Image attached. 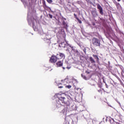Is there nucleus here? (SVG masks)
Wrapping results in <instances>:
<instances>
[{
	"instance_id": "c756f323",
	"label": "nucleus",
	"mask_w": 124,
	"mask_h": 124,
	"mask_svg": "<svg viewBox=\"0 0 124 124\" xmlns=\"http://www.w3.org/2000/svg\"><path fill=\"white\" fill-rule=\"evenodd\" d=\"M116 124H120V123H119L118 122H116Z\"/></svg>"
},
{
	"instance_id": "412c9836",
	"label": "nucleus",
	"mask_w": 124,
	"mask_h": 124,
	"mask_svg": "<svg viewBox=\"0 0 124 124\" xmlns=\"http://www.w3.org/2000/svg\"><path fill=\"white\" fill-rule=\"evenodd\" d=\"M65 88H67L68 89H71V85H67L65 86Z\"/></svg>"
},
{
	"instance_id": "5701e85b",
	"label": "nucleus",
	"mask_w": 124,
	"mask_h": 124,
	"mask_svg": "<svg viewBox=\"0 0 124 124\" xmlns=\"http://www.w3.org/2000/svg\"><path fill=\"white\" fill-rule=\"evenodd\" d=\"M75 52L77 54V55H79V51H78L77 50H75Z\"/></svg>"
},
{
	"instance_id": "4468645a",
	"label": "nucleus",
	"mask_w": 124,
	"mask_h": 124,
	"mask_svg": "<svg viewBox=\"0 0 124 124\" xmlns=\"http://www.w3.org/2000/svg\"><path fill=\"white\" fill-rule=\"evenodd\" d=\"M62 24L64 26V28H67V27H68V26L67 25V23L64 21H62Z\"/></svg>"
},
{
	"instance_id": "4be33fe9",
	"label": "nucleus",
	"mask_w": 124,
	"mask_h": 124,
	"mask_svg": "<svg viewBox=\"0 0 124 124\" xmlns=\"http://www.w3.org/2000/svg\"><path fill=\"white\" fill-rule=\"evenodd\" d=\"M77 20L79 24H82V21H81V20L79 19V18H78V19Z\"/></svg>"
},
{
	"instance_id": "9d476101",
	"label": "nucleus",
	"mask_w": 124,
	"mask_h": 124,
	"mask_svg": "<svg viewBox=\"0 0 124 124\" xmlns=\"http://www.w3.org/2000/svg\"><path fill=\"white\" fill-rule=\"evenodd\" d=\"M89 60L91 62V63H95V61L94 60V59H93V58L92 57H90L89 58Z\"/></svg>"
},
{
	"instance_id": "a211bd4d",
	"label": "nucleus",
	"mask_w": 124,
	"mask_h": 124,
	"mask_svg": "<svg viewBox=\"0 0 124 124\" xmlns=\"http://www.w3.org/2000/svg\"><path fill=\"white\" fill-rule=\"evenodd\" d=\"M46 1H47V2H48V3H52V2H53V0H46Z\"/></svg>"
},
{
	"instance_id": "f257e3e1",
	"label": "nucleus",
	"mask_w": 124,
	"mask_h": 124,
	"mask_svg": "<svg viewBox=\"0 0 124 124\" xmlns=\"http://www.w3.org/2000/svg\"><path fill=\"white\" fill-rule=\"evenodd\" d=\"M58 98V100L56 101V107L57 108H60L62 106H69L70 105V101L68 98H65L63 96V94H58L57 95Z\"/></svg>"
},
{
	"instance_id": "f8f14e48",
	"label": "nucleus",
	"mask_w": 124,
	"mask_h": 124,
	"mask_svg": "<svg viewBox=\"0 0 124 124\" xmlns=\"http://www.w3.org/2000/svg\"><path fill=\"white\" fill-rule=\"evenodd\" d=\"M45 41L46 43H47V44H50L51 43V40L50 39H45Z\"/></svg>"
},
{
	"instance_id": "2f4dec72",
	"label": "nucleus",
	"mask_w": 124,
	"mask_h": 124,
	"mask_svg": "<svg viewBox=\"0 0 124 124\" xmlns=\"http://www.w3.org/2000/svg\"><path fill=\"white\" fill-rule=\"evenodd\" d=\"M117 1H121V0H117Z\"/></svg>"
},
{
	"instance_id": "1a4fd4ad",
	"label": "nucleus",
	"mask_w": 124,
	"mask_h": 124,
	"mask_svg": "<svg viewBox=\"0 0 124 124\" xmlns=\"http://www.w3.org/2000/svg\"><path fill=\"white\" fill-rule=\"evenodd\" d=\"M93 58L96 60V62H99V58H98V56H97V55H95L94 54L93 55Z\"/></svg>"
},
{
	"instance_id": "ddd939ff",
	"label": "nucleus",
	"mask_w": 124,
	"mask_h": 124,
	"mask_svg": "<svg viewBox=\"0 0 124 124\" xmlns=\"http://www.w3.org/2000/svg\"><path fill=\"white\" fill-rule=\"evenodd\" d=\"M87 1L88 3H89L90 4H93V3L94 2V0H87Z\"/></svg>"
},
{
	"instance_id": "bb28decb",
	"label": "nucleus",
	"mask_w": 124,
	"mask_h": 124,
	"mask_svg": "<svg viewBox=\"0 0 124 124\" xmlns=\"http://www.w3.org/2000/svg\"><path fill=\"white\" fill-rule=\"evenodd\" d=\"M78 4H80V3L81 2V1H78Z\"/></svg>"
},
{
	"instance_id": "aec40b11",
	"label": "nucleus",
	"mask_w": 124,
	"mask_h": 124,
	"mask_svg": "<svg viewBox=\"0 0 124 124\" xmlns=\"http://www.w3.org/2000/svg\"><path fill=\"white\" fill-rule=\"evenodd\" d=\"M74 16H75V18H76V19H77V20H78V18L76 14H74Z\"/></svg>"
},
{
	"instance_id": "7ed1b4c3",
	"label": "nucleus",
	"mask_w": 124,
	"mask_h": 124,
	"mask_svg": "<svg viewBox=\"0 0 124 124\" xmlns=\"http://www.w3.org/2000/svg\"><path fill=\"white\" fill-rule=\"evenodd\" d=\"M58 58L57 57V56L53 55L50 58L49 62L51 63H56V62H57V61H58Z\"/></svg>"
},
{
	"instance_id": "b1692460",
	"label": "nucleus",
	"mask_w": 124,
	"mask_h": 124,
	"mask_svg": "<svg viewBox=\"0 0 124 124\" xmlns=\"http://www.w3.org/2000/svg\"><path fill=\"white\" fill-rule=\"evenodd\" d=\"M83 52H84L85 54H86V48H84L83 50Z\"/></svg>"
},
{
	"instance_id": "cd10ccee",
	"label": "nucleus",
	"mask_w": 124,
	"mask_h": 124,
	"mask_svg": "<svg viewBox=\"0 0 124 124\" xmlns=\"http://www.w3.org/2000/svg\"><path fill=\"white\" fill-rule=\"evenodd\" d=\"M106 88L108 89V85H107V84L106 83Z\"/></svg>"
},
{
	"instance_id": "2eb2a0df",
	"label": "nucleus",
	"mask_w": 124,
	"mask_h": 124,
	"mask_svg": "<svg viewBox=\"0 0 124 124\" xmlns=\"http://www.w3.org/2000/svg\"><path fill=\"white\" fill-rule=\"evenodd\" d=\"M92 14L93 17H96V16L97 15V14H96V12L95 11H93Z\"/></svg>"
},
{
	"instance_id": "9b49d317",
	"label": "nucleus",
	"mask_w": 124,
	"mask_h": 124,
	"mask_svg": "<svg viewBox=\"0 0 124 124\" xmlns=\"http://www.w3.org/2000/svg\"><path fill=\"white\" fill-rule=\"evenodd\" d=\"M65 83H66L65 79L63 80H62L61 83H58V86H60V85H63L64 86V85H65Z\"/></svg>"
},
{
	"instance_id": "f3484780",
	"label": "nucleus",
	"mask_w": 124,
	"mask_h": 124,
	"mask_svg": "<svg viewBox=\"0 0 124 124\" xmlns=\"http://www.w3.org/2000/svg\"><path fill=\"white\" fill-rule=\"evenodd\" d=\"M81 77H82L84 80H87V77L85 75H83V74H81Z\"/></svg>"
},
{
	"instance_id": "f03ea898",
	"label": "nucleus",
	"mask_w": 124,
	"mask_h": 124,
	"mask_svg": "<svg viewBox=\"0 0 124 124\" xmlns=\"http://www.w3.org/2000/svg\"><path fill=\"white\" fill-rule=\"evenodd\" d=\"M92 44L95 47H100V41L96 38L92 39Z\"/></svg>"
},
{
	"instance_id": "7c9ffc66",
	"label": "nucleus",
	"mask_w": 124,
	"mask_h": 124,
	"mask_svg": "<svg viewBox=\"0 0 124 124\" xmlns=\"http://www.w3.org/2000/svg\"><path fill=\"white\" fill-rule=\"evenodd\" d=\"M32 25H33V27H34V23H33Z\"/></svg>"
},
{
	"instance_id": "20e7f679",
	"label": "nucleus",
	"mask_w": 124,
	"mask_h": 124,
	"mask_svg": "<svg viewBox=\"0 0 124 124\" xmlns=\"http://www.w3.org/2000/svg\"><path fill=\"white\" fill-rule=\"evenodd\" d=\"M97 8L98 9L100 14H101V15H103V8H102V7H101L100 4H97Z\"/></svg>"
},
{
	"instance_id": "423d86ee",
	"label": "nucleus",
	"mask_w": 124,
	"mask_h": 124,
	"mask_svg": "<svg viewBox=\"0 0 124 124\" xmlns=\"http://www.w3.org/2000/svg\"><path fill=\"white\" fill-rule=\"evenodd\" d=\"M43 7L45 9V10H48V9H50V8L46 5V2L45 0L43 1Z\"/></svg>"
},
{
	"instance_id": "dca6fc26",
	"label": "nucleus",
	"mask_w": 124,
	"mask_h": 124,
	"mask_svg": "<svg viewBox=\"0 0 124 124\" xmlns=\"http://www.w3.org/2000/svg\"><path fill=\"white\" fill-rule=\"evenodd\" d=\"M61 45L62 48H65V43H64V42L61 43Z\"/></svg>"
},
{
	"instance_id": "39448f33",
	"label": "nucleus",
	"mask_w": 124,
	"mask_h": 124,
	"mask_svg": "<svg viewBox=\"0 0 124 124\" xmlns=\"http://www.w3.org/2000/svg\"><path fill=\"white\" fill-rule=\"evenodd\" d=\"M56 57H57L58 60H61L62 59V58H64V54L62 53L57 54Z\"/></svg>"
},
{
	"instance_id": "6ab92c4d",
	"label": "nucleus",
	"mask_w": 124,
	"mask_h": 124,
	"mask_svg": "<svg viewBox=\"0 0 124 124\" xmlns=\"http://www.w3.org/2000/svg\"><path fill=\"white\" fill-rule=\"evenodd\" d=\"M48 16H49V18H50V19L53 18V15H51L50 14H48Z\"/></svg>"
},
{
	"instance_id": "c85d7f7f",
	"label": "nucleus",
	"mask_w": 124,
	"mask_h": 124,
	"mask_svg": "<svg viewBox=\"0 0 124 124\" xmlns=\"http://www.w3.org/2000/svg\"><path fill=\"white\" fill-rule=\"evenodd\" d=\"M62 68L63 70L65 69V68L64 67H62Z\"/></svg>"
},
{
	"instance_id": "0eeeda50",
	"label": "nucleus",
	"mask_w": 124,
	"mask_h": 124,
	"mask_svg": "<svg viewBox=\"0 0 124 124\" xmlns=\"http://www.w3.org/2000/svg\"><path fill=\"white\" fill-rule=\"evenodd\" d=\"M62 61H58L57 63H56V65H57V66H59V67H61V66H62Z\"/></svg>"
},
{
	"instance_id": "a878e982",
	"label": "nucleus",
	"mask_w": 124,
	"mask_h": 124,
	"mask_svg": "<svg viewBox=\"0 0 124 124\" xmlns=\"http://www.w3.org/2000/svg\"><path fill=\"white\" fill-rule=\"evenodd\" d=\"M59 89H62V88H63V87H62V86H59Z\"/></svg>"
},
{
	"instance_id": "393cba45",
	"label": "nucleus",
	"mask_w": 124,
	"mask_h": 124,
	"mask_svg": "<svg viewBox=\"0 0 124 124\" xmlns=\"http://www.w3.org/2000/svg\"><path fill=\"white\" fill-rule=\"evenodd\" d=\"M66 68H67L68 69H70V68H71V66H70V67H67Z\"/></svg>"
},
{
	"instance_id": "6e6552de",
	"label": "nucleus",
	"mask_w": 124,
	"mask_h": 124,
	"mask_svg": "<svg viewBox=\"0 0 124 124\" xmlns=\"http://www.w3.org/2000/svg\"><path fill=\"white\" fill-rule=\"evenodd\" d=\"M114 4H115L117 9H119V8H120V7H121V5L120 4V3H118V2L115 1L114 2Z\"/></svg>"
}]
</instances>
